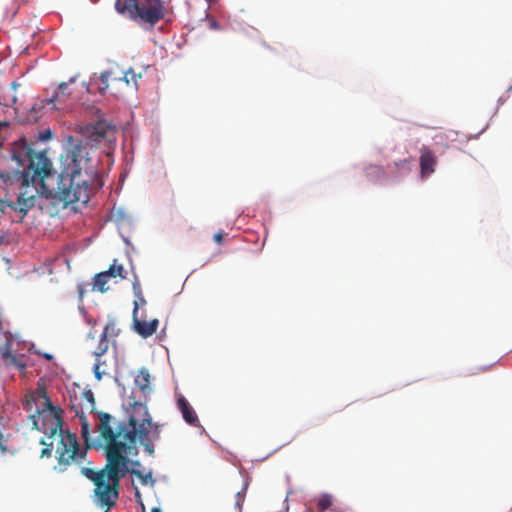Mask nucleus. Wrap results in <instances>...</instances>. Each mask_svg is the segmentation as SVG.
<instances>
[{
	"mask_svg": "<svg viewBox=\"0 0 512 512\" xmlns=\"http://www.w3.org/2000/svg\"><path fill=\"white\" fill-rule=\"evenodd\" d=\"M82 401V411H76V415L79 417L81 435L86 445L83 448L75 434L62 428V410L53 406L45 389H37L35 392L27 394L23 402L24 409L31 413L29 419L33 429L43 432L48 439H58L56 458L60 472L67 470L70 466H81L87 461V449L97 445L90 437V423L84 413V410L88 411L85 407L87 402L83 397Z\"/></svg>",
	"mask_w": 512,
	"mask_h": 512,
	"instance_id": "f257e3e1",
	"label": "nucleus"
},
{
	"mask_svg": "<svg viewBox=\"0 0 512 512\" xmlns=\"http://www.w3.org/2000/svg\"><path fill=\"white\" fill-rule=\"evenodd\" d=\"M83 398L87 402L86 409L97 419L96 429L99 436L96 446H102V444L110 446L112 444L109 437L104 435V431L108 429L112 434L113 443L125 446L120 453L126 457L128 465L131 463L129 456L132 450L136 448L137 441L140 442L148 454H154V445L148 437L152 428V419L145 404L135 402L131 407L128 421L120 422L114 430L111 425L112 416L106 412L96 410L93 392L91 390L84 391Z\"/></svg>",
	"mask_w": 512,
	"mask_h": 512,
	"instance_id": "f03ea898",
	"label": "nucleus"
},
{
	"mask_svg": "<svg viewBox=\"0 0 512 512\" xmlns=\"http://www.w3.org/2000/svg\"><path fill=\"white\" fill-rule=\"evenodd\" d=\"M94 186H103L97 165L90 158L87 146L82 142L75 143L67 152L65 168L57 186V196L65 205L86 204Z\"/></svg>",
	"mask_w": 512,
	"mask_h": 512,
	"instance_id": "7ed1b4c3",
	"label": "nucleus"
},
{
	"mask_svg": "<svg viewBox=\"0 0 512 512\" xmlns=\"http://www.w3.org/2000/svg\"><path fill=\"white\" fill-rule=\"evenodd\" d=\"M104 435L108 436L112 441L110 446L102 444L106 457V465L98 471L84 466V463L77 467L80 468L81 474L94 484V503L100 508L105 509V512H108L117 504L120 481L128 473L129 467L128 460L120 453L125 446L113 443L110 430L106 429Z\"/></svg>",
	"mask_w": 512,
	"mask_h": 512,
	"instance_id": "20e7f679",
	"label": "nucleus"
},
{
	"mask_svg": "<svg viewBox=\"0 0 512 512\" xmlns=\"http://www.w3.org/2000/svg\"><path fill=\"white\" fill-rule=\"evenodd\" d=\"M116 10L139 24L155 26L167 13L163 0H116Z\"/></svg>",
	"mask_w": 512,
	"mask_h": 512,
	"instance_id": "39448f33",
	"label": "nucleus"
},
{
	"mask_svg": "<svg viewBox=\"0 0 512 512\" xmlns=\"http://www.w3.org/2000/svg\"><path fill=\"white\" fill-rule=\"evenodd\" d=\"M142 78V73H136L132 68L126 71L117 72L113 69L103 71L100 75L101 86L99 90L104 94L110 90L111 94L118 96L125 88L134 91L138 90V80Z\"/></svg>",
	"mask_w": 512,
	"mask_h": 512,
	"instance_id": "423d86ee",
	"label": "nucleus"
},
{
	"mask_svg": "<svg viewBox=\"0 0 512 512\" xmlns=\"http://www.w3.org/2000/svg\"><path fill=\"white\" fill-rule=\"evenodd\" d=\"M36 157L45 158L50 164V160L46 157L44 153H35L25 142V140H19L14 144L12 149V159L16 161L19 165H24L27 161V166L22 171H13L12 173H26L30 171L31 162Z\"/></svg>",
	"mask_w": 512,
	"mask_h": 512,
	"instance_id": "0eeeda50",
	"label": "nucleus"
},
{
	"mask_svg": "<svg viewBox=\"0 0 512 512\" xmlns=\"http://www.w3.org/2000/svg\"><path fill=\"white\" fill-rule=\"evenodd\" d=\"M134 309H133V328L136 333H138L143 338H148L152 336L159 325L158 319H152L150 321L142 320L140 319L138 313H139V303H134Z\"/></svg>",
	"mask_w": 512,
	"mask_h": 512,
	"instance_id": "6e6552de",
	"label": "nucleus"
},
{
	"mask_svg": "<svg viewBox=\"0 0 512 512\" xmlns=\"http://www.w3.org/2000/svg\"><path fill=\"white\" fill-rule=\"evenodd\" d=\"M109 341H99L98 346L93 351V356L95 358V364L93 367V372L95 378L100 381L104 374L107 373V363L102 360V356L108 351Z\"/></svg>",
	"mask_w": 512,
	"mask_h": 512,
	"instance_id": "1a4fd4ad",
	"label": "nucleus"
},
{
	"mask_svg": "<svg viewBox=\"0 0 512 512\" xmlns=\"http://www.w3.org/2000/svg\"><path fill=\"white\" fill-rule=\"evenodd\" d=\"M111 126L106 121H97L86 127V135L90 142L98 143L106 138Z\"/></svg>",
	"mask_w": 512,
	"mask_h": 512,
	"instance_id": "9d476101",
	"label": "nucleus"
},
{
	"mask_svg": "<svg viewBox=\"0 0 512 512\" xmlns=\"http://www.w3.org/2000/svg\"><path fill=\"white\" fill-rule=\"evenodd\" d=\"M437 159L435 154L427 147L421 148L420 172L422 177H428L435 171Z\"/></svg>",
	"mask_w": 512,
	"mask_h": 512,
	"instance_id": "9b49d317",
	"label": "nucleus"
},
{
	"mask_svg": "<svg viewBox=\"0 0 512 512\" xmlns=\"http://www.w3.org/2000/svg\"><path fill=\"white\" fill-rule=\"evenodd\" d=\"M0 359L6 366H13L18 370H24L27 366L24 356H17L13 354L9 345H6L0 352Z\"/></svg>",
	"mask_w": 512,
	"mask_h": 512,
	"instance_id": "f8f14e48",
	"label": "nucleus"
},
{
	"mask_svg": "<svg viewBox=\"0 0 512 512\" xmlns=\"http://www.w3.org/2000/svg\"><path fill=\"white\" fill-rule=\"evenodd\" d=\"M177 407L182 413L183 419L190 425L198 426L199 420L193 409V407L189 404L187 399L183 396L178 398Z\"/></svg>",
	"mask_w": 512,
	"mask_h": 512,
	"instance_id": "ddd939ff",
	"label": "nucleus"
},
{
	"mask_svg": "<svg viewBox=\"0 0 512 512\" xmlns=\"http://www.w3.org/2000/svg\"><path fill=\"white\" fill-rule=\"evenodd\" d=\"M70 95L69 92V83L62 82L59 84L57 91L52 96V98L49 100L50 103L54 104V107L61 108L60 106H57V104L62 105L65 102V98Z\"/></svg>",
	"mask_w": 512,
	"mask_h": 512,
	"instance_id": "4468645a",
	"label": "nucleus"
},
{
	"mask_svg": "<svg viewBox=\"0 0 512 512\" xmlns=\"http://www.w3.org/2000/svg\"><path fill=\"white\" fill-rule=\"evenodd\" d=\"M150 379L151 376L149 370L143 367L135 376V384L143 393H146L150 390Z\"/></svg>",
	"mask_w": 512,
	"mask_h": 512,
	"instance_id": "2eb2a0df",
	"label": "nucleus"
},
{
	"mask_svg": "<svg viewBox=\"0 0 512 512\" xmlns=\"http://www.w3.org/2000/svg\"><path fill=\"white\" fill-rule=\"evenodd\" d=\"M128 473H130L133 476H136L142 485H149L151 487H154L156 480L152 476V472L149 471L148 473H143L142 471L138 469H129Z\"/></svg>",
	"mask_w": 512,
	"mask_h": 512,
	"instance_id": "dca6fc26",
	"label": "nucleus"
},
{
	"mask_svg": "<svg viewBox=\"0 0 512 512\" xmlns=\"http://www.w3.org/2000/svg\"><path fill=\"white\" fill-rule=\"evenodd\" d=\"M120 333V329L114 320H109L104 327L99 341H109L108 337H115Z\"/></svg>",
	"mask_w": 512,
	"mask_h": 512,
	"instance_id": "f3484780",
	"label": "nucleus"
},
{
	"mask_svg": "<svg viewBox=\"0 0 512 512\" xmlns=\"http://www.w3.org/2000/svg\"><path fill=\"white\" fill-rule=\"evenodd\" d=\"M108 280H109V276L107 275V273L105 271L96 274V276L94 277V283H93L94 289H97L101 293L106 292L108 290V288L106 287Z\"/></svg>",
	"mask_w": 512,
	"mask_h": 512,
	"instance_id": "a211bd4d",
	"label": "nucleus"
},
{
	"mask_svg": "<svg viewBox=\"0 0 512 512\" xmlns=\"http://www.w3.org/2000/svg\"><path fill=\"white\" fill-rule=\"evenodd\" d=\"M105 272L107 273L109 278H111V277H113V278L120 277L121 279L125 278L124 268L121 264H117V260H114L113 263L111 264V266L109 267V269Z\"/></svg>",
	"mask_w": 512,
	"mask_h": 512,
	"instance_id": "6ab92c4d",
	"label": "nucleus"
},
{
	"mask_svg": "<svg viewBox=\"0 0 512 512\" xmlns=\"http://www.w3.org/2000/svg\"><path fill=\"white\" fill-rule=\"evenodd\" d=\"M332 505V497L328 494H323L319 497L317 506L318 509L323 512Z\"/></svg>",
	"mask_w": 512,
	"mask_h": 512,
	"instance_id": "aec40b11",
	"label": "nucleus"
},
{
	"mask_svg": "<svg viewBox=\"0 0 512 512\" xmlns=\"http://www.w3.org/2000/svg\"><path fill=\"white\" fill-rule=\"evenodd\" d=\"M246 490H247V485H244L242 490L237 492L235 495V508L238 509L239 512L242 511V506H243V503L245 501V496H246Z\"/></svg>",
	"mask_w": 512,
	"mask_h": 512,
	"instance_id": "412c9836",
	"label": "nucleus"
},
{
	"mask_svg": "<svg viewBox=\"0 0 512 512\" xmlns=\"http://www.w3.org/2000/svg\"><path fill=\"white\" fill-rule=\"evenodd\" d=\"M40 443L45 446L42 449V451H41V458H44V457L49 458V457H51L52 456V452H53V441L47 442L45 440V438H42L40 440Z\"/></svg>",
	"mask_w": 512,
	"mask_h": 512,
	"instance_id": "4be33fe9",
	"label": "nucleus"
},
{
	"mask_svg": "<svg viewBox=\"0 0 512 512\" xmlns=\"http://www.w3.org/2000/svg\"><path fill=\"white\" fill-rule=\"evenodd\" d=\"M407 165V160H399L397 162H394L393 166L388 165L387 168L391 170V172H394V170H401L405 168Z\"/></svg>",
	"mask_w": 512,
	"mask_h": 512,
	"instance_id": "5701e85b",
	"label": "nucleus"
},
{
	"mask_svg": "<svg viewBox=\"0 0 512 512\" xmlns=\"http://www.w3.org/2000/svg\"><path fill=\"white\" fill-rule=\"evenodd\" d=\"M152 431H151V438H149L151 441H157L160 439V425L158 424H155L153 425L152 424Z\"/></svg>",
	"mask_w": 512,
	"mask_h": 512,
	"instance_id": "b1692460",
	"label": "nucleus"
},
{
	"mask_svg": "<svg viewBox=\"0 0 512 512\" xmlns=\"http://www.w3.org/2000/svg\"><path fill=\"white\" fill-rule=\"evenodd\" d=\"M134 490H135L134 491L135 500H136L137 504L140 505L142 512H145V505L142 500V495L136 486L134 487Z\"/></svg>",
	"mask_w": 512,
	"mask_h": 512,
	"instance_id": "393cba45",
	"label": "nucleus"
},
{
	"mask_svg": "<svg viewBox=\"0 0 512 512\" xmlns=\"http://www.w3.org/2000/svg\"><path fill=\"white\" fill-rule=\"evenodd\" d=\"M17 101V98L15 95H11V96H4V99L3 101L0 100V104L4 105V106H11L13 104H15Z\"/></svg>",
	"mask_w": 512,
	"mask_h": 512,
	"instance_id": "a878e982",
	"label": "nucleus"
},
{
	"mask_svg": "<svg viewBox=\"0 0 512 512\" xmlns=\"http://www.w3.org/2000/svg\"><path fill=\"white\" fill-rule=\"evenodd\" d=\"M223 237H224V232L223 231H219L217 233L214 234V241L217 243V244H222L223 242Z\"/></svg>",
	"mask_w": 512,
	"mask_h": 512,
	"instance_id": "bb28decb",
	"label": "nucleus"
},
{
	"mask_svg": "<svg viewBox=\"0 0 512 512\" xmlns=\"http://www.w3.org/2000/svg\"><path fill=\"white\" fill-rule=\"evenodd\" d=\"M2 438H3V435L2 433L0 432V451L1 452H4L5 451V447L3 446L2 444Z\"/></svg>",
	"mask_w": 512,
	"mask_h": 512,
	"instance_id": "cd10ccee",
	"label": "nucleus"
},
{
	"mask_svg": "<svg viewBox=\"0 0 512 512\" xmlns=\"http://www.w3.org/2000/svg\"><path fill=\"white\" fill-rule=\"evenodd\" d=\"M151 512H162L159 507H153Z\"/></svg>",
	"mask_w": 512,
	"mask_h": 512,
	"instance_id": "c85d7f7f",
	"label": "nucleus"
},
{
	"mask_svg": "<svg viewBox=\"0 0 512 512\" xmlns=\"http://www.w3.org/2000/svg\"><path fill=\"white\" fill-rule=\"evenodd\" d=\"M139 302H140V304H142V305H145V304H146V300H145L143 297H140V298H139Z\"/></svg>",
	"mask_w": 512,
	"mask_h": 512,
	"instance_id": "c756f323",
	"label": "nucleus"
},
{
	"mask_svg": "<svg viewBox=\"0 0 512 512\" xmlns=\"http://www.w3.org/2000/svg\"><path fill=\"white\" fill-rule=\"evenodd\" d=\"M17 87V84L15 82L12 83V89L15 90Z\"/></svg>",
	"mask_w": 512,
	"mask_h": 512,
	"instance_id": "7c9ffc66",
	"label": "nucleus"
},
{
	"mask_svg": "<svg viewBox=\"0 0 512 512\" xmlns=\"http://www.w3.org/2000/svg\"><path fill=\"white\" fill-rule=\"evenodd\" d=\"M50 135H51V132L47 131V134H45V137H50Z\"/></svg>",
	"mask_w": 512,
	"mask_h": 512,
	"instance_id": "2f4dec72",
	"label": "nucleus"
},
{
	"mask_svg": "<svg viewBox=\"0 0 512 512\" xmlns=\"http://www.w3.org/2000/svg\"><path fill=\"white\" fill-rule=\"evenodd\" d=\"M50 135H51V132L47 131V134H45V137H50Z\"/></svg>",
	"mask_w": 512,
	"mask_h": 512,
	"instance_id": "473e14b6",
	"label": "nucleus"
},
{
	"mask_svg": "<svg viewBox=\"0 0 512 512\" xmlns=\"http://www.w3.org/2000/svg\"><path fill=\"white\" fill-rule=\"evenodd\" d=\"M45 357H46L47 359H51V358H52V356H51V355H49V354H46V355H45Z\"/></svg>",
	"mask_w": 512,
	"mask_h": 512,
	"instance_id": "72a5a7b5",
	"label": "nucleus"
},
{
	"mask_svg": "<svg viewBox=\"0 0 512 512\" xmlns=\"http://www.w3.org/2000/svg\"><path fill=\"white\" fill-rule=\"evenodd\" d=\"M74 81H75V78H74V77H72V78L70 79L69 83H73Z\"/></svg>",
	"mask_w": 512,
	"mask_h": 512,
	"instance_id": "f704fd0d",
	"label": "nucleus"
}]
</instances>
